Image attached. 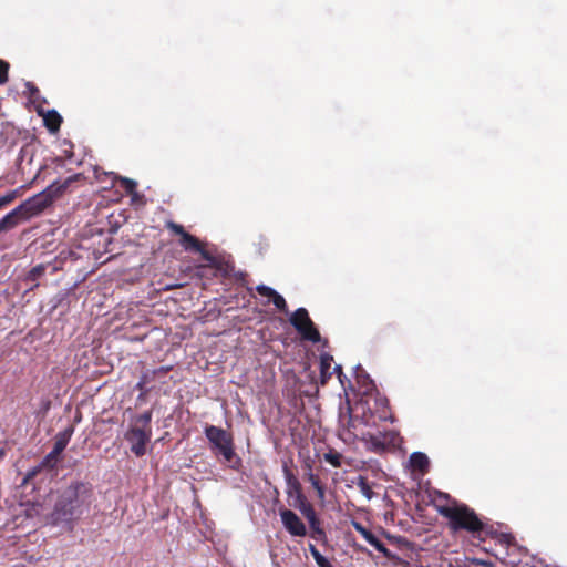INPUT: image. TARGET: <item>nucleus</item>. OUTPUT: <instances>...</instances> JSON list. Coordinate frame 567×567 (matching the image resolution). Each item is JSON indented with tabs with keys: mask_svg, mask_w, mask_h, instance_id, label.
Returning a JSON list of instances; mask_svg holds the SVG:
<instances>
[{
	"mask_svg": "<svg viewBox=\"0 0 567 567\" xmlns=\"http://www.w3.org/2000/svg\"><path fill=\"white\" fill-rule=\"evenodd\" d=\"M323 458L326 462L331 464L333 467H340L342 464L341 463L342 455L334 450H330L328 453H324Z\"/></svg>",
	"mask_w": 567,
	"mask_h": 567,
	"instance_id": "412c9836",
	"label": "nucleus"
},
{
	"mask_svg": "<svg viewBox=\"0 0 567 567\" xmlns=\"http://www.w3.org/2000/svg\"><path fill=\"white\" fill-rule=\"evenodd\" d=\"M43 121L51 133H56L62 124V116L55 110H51L43 116Z\"/></svg>",
	"mask_w": 567,
	"mask_h": 567,
	"instance_id": "6ab92c4d",
	"label": "nucleus"
},
{
	"mask_svg": "<svg viewBox=\"0 0 567 567\" xmlns=\"http://www.w3.org/2000/svg\"><path fill=\"white\" fill-rule=\"evenodd\" d=\"M8 71H9V63L0 60V84H3L8 81Z\"/></svg>",
	"mask_w": 567,
	"mask_h": 567,
	"instance_id": "c756f323",
	"label": "nucleus"
},
{
	"mask_svg": "<svg viewBox=\"0 0 567 567\" xmlns=\"http://www.w3.org/2000/svg\"><path fill=\"white\" fill-rule=\"evenodd\" d=\"M282 471H284L286 483H287V494L289 496H292L293 494H296L297 501L299 503H301L302 501L306 499V497L302 494L301 484H300L299 480L296 477V475L289 468L287 463H284Z\"/></svg>",
	"mask_w": 567,
	"mask_h": 567,
	"instance_id": "4468645a",
	"label": "nucleus"
},
{
	"mask_svg": "<svg viewBox=\"0 0 567 567\" xmlns=\"http://www.w3.org/2000/svg\"><path fill=\"white\" fill-rule=\"evenodd\" d=\"M410 465L414 471L426 473L429 471V457L422 452H414L410 456Z\"/></svg>",
	"mask_w": 567,
	"mask_h": 567,
	"instance_id": "f3484780",
	"label": "nucleus"
},
{
	"mask_svg": "<svg viewBox=\"0 0 567 567\" xmlns=\"http://www.w3.org/2000/svg\"><path fill=\"white\" fill-rule=\"evenodd\" d=\"M120 186L124 189V192L128 195H135L137 183L127 177H117Z\"/></svg>",
	"mask_w": 567,
	"mask_h": 567,
	"instance_id": "aec40b11",
	"label": "nucleus"
},
{
	"mask_svg": "<svg viewBox=\"0 0 567 567\" xmlns=\"http://www.w3.org/2000/svg\"><path fill=\"white\" fill-rule=\"evenodd\" d=\"M315 489L317 491V494H318V497L320 499H323L324 496H326V489H324V486L322 484H320L319 486L315 487Z\"/></svg>",
	"mask_w": 567,
	"mask_h": 567,
	"instance_id": "2f4dec72",
	"label": "nucleus"
},
{
	"mask_svg": "<svg viewBox=\"0 0 567 567\" xmlns=\"http://www.w3.org/2000/svg\"><path fill=\"white\" fill-rule=\"evenodd\" d=\"M256 290L260 296L269 297V298H272L277 292L275 289H272L266 285H258L256 287Z\"/></svg>",
	"mask_w": 567,
	"mask_h": 567,
	"instance_id": "c85d7f7f",
	"label": "nucleus"
},
{
	"mask_svg": "<svg viewBox=\"0 0 567 567\" xmlns=\"http://www.w3.org/2000/svg\"><path fill=\"white\" fill-rule=\"evenodd\" d=\"M309 551L319 567L327 560L313 544H309Z\"/></svg>",
	"mask_w": 567,
	"mask_h": 567,
	"instance_id": "cd10ccee",
	"label": "nucleus"
},
{
	"mask_svg": "<svg viewBox=\"0 0 567 567\" xmlns=\"http://www.w3.org/2000/svg\"><path fill=\"white\" fill-rule=\"evenodd\" d=\"M280 518L282 525L291 536L303 537L307 535L306 525L293 511L287 508L281 509Z\"/></svg>",
	"mask_w": 567,
	"mask_h": 567,
	"instance_id": "9d476101",
	"label": "nucleus"
},
{
	"mask_svg": "<svg viewBox=\"0 0 567 567\" xmlns=\"http://www.w3.org/2000/svg\"><path fill=\"white\" fill-rule=\"evenodd\" d=\"M358 487L360 488L361 493L370 499L373 495V492L371 489V486L368 482V480L363 476L359 477Z\"/></svg>",
	"mask_w": 567,
	"mask_h": 567,
	"instance_id": "b1692460",
	"label": "nucleus"
},
{
	"mask_svg": "<svg viewBox=\"0 0 567 567\" xmlns=\"http://www.w3.org/2000/svg\"><path fill=\"white\" fill-rule=\"evenodd\" d=\"M355 437L365 443L368 451L380 454L396 447L399 441V432L395 430H383L379 427H358L357 431L351 430Z\"/></svg>",
	"mask_w": 567,
	"mask_h": 567,
	"instance_id": "0eeeda50",
	"label": "nucleus"
},
{
	"mask_svg": "<svg viewBox=\"0 0 567 567\" xmlns=\"http://www.w3.org/2000/svg\"><path fill=\"white\" fill-rule=\"evenodd\" d=\"M33 92H39V89L34 87V89L32 90V93H33Z\"/></svg>",
	"mask_w": 567,
	"mask_h": 567,
	"instance_id": "f704fd0d",
	"label": "nucleus"
},
{
	"mask_svg": "<svg viewBox=\"0 0 567 567\" xmlns=\"http://www.w3.org/2000/svg\"><path fill=\"white\" fill-rule=\"evenodd\" d=\"M152 417V410L134 416L125 433V440L131 444V452L137 457L145 455L146 445L151 441Z\"/></svg>",
	"mask_w": 567,
	"mask_h": 567,
	"instance_id": "423d86ee",
	"label": "nucleus"
},
{
	"mask_svg": "<svg viewBox=\"0 0 567 567\" xmlns=\"http://www.w3.org/2000/svg\"><path fill=\"white\" fill-rule=\"evenodd\" d=\"M272 300V303L275 305V307L282 311V312H288V306H287V302L285 300V298L279 295L278 292H276V295L271 298Z\"/></svg>",
	"mask_w": 567,
	"mask_h": 567,
	"instance_id": "a878e982",
	"label": "nucleus"
},
{
	"mask_svg": "<svg viewBox=\"0 0 567 567\" xmlns=\"http://www.w3.org/2000/svg\"><path fill=\"white\" fill-rule=\"evenodd\" d=\"M78 179V175L66 178L62 184L53 183L48 186L43 192L25 199L19 207L24 214L28 221L41 215L49 206L52 205L54 199L62 195L69 185Z\"/></svg>",
	"mask_w": 567,
	"mask_h": 567,
	"instance_id": "39448f33",
	"label": "nucleus"
},
{
	"mask_svg": "<svg viewBox=\"0 0 567 567\" xmlns=\"http://www.w3.org/2000/svg\"><path fill=\"white\" fill-rule=\"evenodd\" d=\"M204 432L213 453L223 456L231 470H239L241 458L235 452L233 434L216 425H206Z\"/></svg>",
	"mask_w": 567,
	"mask_h": 567,
	"instance_id": "20e7f679",
	"label": "nucleus"
},
{
	"mask_svg": "<svg viewBox=\"0 0 567 567\" xmlns=\"http://www.w3.org/2000/svg\"><path fill=\"white\" fill-rule=\"evenodd\" d=\"M4 456H6V451L3 449H0V462L3 460Z\"/></svg>",
	"mask_w": 567,
	"mask_h": 567,
	"instance_id": "72a5a7b5",
	"label": "nucleus"
},
{
	"mask_svg": "<svg viewBox=\"0 0 567 567\" xmlns=\"http://www.w3.org/2000/svg\"><path fill=\"white\" fill-rule=\"evenodd\" d=\"M18 197V190H11L0 197V210L8 207Z\"/></svg>",
	"mask_w": 567,
	"mask_h": 567,
	"instance_id": "393cba45",
	"label": "nucleus"
},
{
	"mask_svg": "<svg viewBox=\"0 0 567 567\" xmlns=\"http://www.w3.org/2000/svg\"><path fill=\"white\" fill-rule=\"evenodd\" d=\"M290 323L299 332L303 340L317 343L321 340L320 333L313 321L310 319L306 308H298L290 316Z\"/></svg>",
	"mask_w": 567,
	"mask_h": 567,
	"instance_id": "1a4fd4ad",
	"label": "nucleus"
},
{
	"mask_svg": "<svg viewBox=\"0 0 567 567\" xmlns=\"http://www.w3.org/2000/svg\"><path fill=\"white\" fill-rule=\"evenodd\" d=\"M333 370L338 374V378L341 380V375L343 374L341 365H336Z\"/></svg>",
	"mask_w": 567,
	"mask_h": 567,
	"instance_id": "473e14b6",
	"label": "nucleus"
},
{
	"mask_svg": "<svg viewBox=\"0 0 567 567\" xmlns=\"http://www.w3.org/2000/svg\"><path fill=\"white\" fill-rule=\"evenodd\" d=\"M299 509L303 517L308 520L310 526L318 525L321 523L320 518L318 517L312 504H310L307 499L299 503Z\"/></svg>",
	"mask_w": 567,
	"mask_h": 567,
	"instance_id": "a211bd4d",
	"label": "nucleus"
},
{
	"mask_svg": "<svg viewBox=\"0 0 567 567\" xmlns=\"http://www.w3.org/2000/svg\"><path fill=\"white\" fill-rule=\"evenodd\" d=\"M352 526L371 546L380 551L385 558L390 560L398 558L371 530L364 527L361 523L353 520Z\"/></svg>",
	"mask_w": 567,
	"mask_h": 567,
	"instance_id": "9b49d317",
	"label": "nucleus"
},
{
	"mask_svg": "<svg viewBox=\"0 0 567 567\" xmlns=\"http://www.w3.org/2000/svg\"><path fill=\"white\" fill-rule=\"evenodd\" d=\"M74 433V427L72 425L68 426L65 430L59 432L55 436V442L53 445L54 454H62L69 444L72 435Z\"/></svg>",
	"mask_w": 567,
	"mask_h": 567,
	"instance_id": "2eb2a0df",
	"label": "nucleus"
},
{
	"mask_svg": "<svg viewBox=\"0 0 567 567\" xmlns=\"http://www.w3.org/2000/svg\"><path fill=\"white\" fill-rule=\"evenodd\" d=\"M437 512L449 520V527L453 532L465 530L478 538L488 533V525L466 504L453 501L449 505L437 506Z\"/></svg>",
	"mask_w": 567,
	"mask_h": 567,
	"instance_id": "f03ea898",
	"label": "nucleus"
},
{
	"mask_svg": "<svg viewBox=\"0 0 567 567\" xmlns=\"http://www.w3.org/2000/svg\"><path fill=\"white\" fill-rule=\"evenodd\" d=\"M60 455L61 454H54V451L52 450L49 454L44 456V458L39 465L28 471V473L22 480L21 485L28 486L44 468L49 471L55 470Z\"/></svg>",
	"mask_w": 567,
	"mask_h": 567,
	"instance_id": "f8f14e48",
	"label": "nucleus"
},
{
	"mask_svg": "<svg viewBox=\"0 0 567 567\" xmlns=\"http://www.w3.org/2000/svg\"><path fill=\"white\" fill-rule=\"evenodd\" d=\"M333 362V357L329 353H322L320 355V384L326 385L332 377L330 371Z\"/></svg>",
	"mask_w": 567,
	"mask_h": 567,
	"instance_id": "dca6fc26",
	"label": "nucleus"
},
{
	"mask_svg": "<svg viewBox=\"0 0 567 567\" xmlns=\"http://www.w3.org/2000/svg\"><path fill=\"white\" fill-rule=\"evenodd\" d=\"M165 227L171 230L173 234L178 235L181 237L179 244L186 251H193L200 254L202 258L208 262L214 261V256L207 251L204 247V244L199 241L194 235L189 234L185 230V228L173 220H168L165 224Z\"/></svg>",
	"mask_w": 567,
	"mask_h": 567,
	"instance_id": "6e6552de",
	"label": "nucleus"
},
{
	"mask_svg": "<svg viewBox=\"0 0 567 567\" xmlns=\"http://www.w3.org/2000/svg\"><path fill=\"white\" fill-rule=\"evenodd\" d=\"M93 487L89 482L73 481L59 492L50 520L54 525L69 524L79 519L91 507Z\"/></svg>",
	"mask_w": 567,
	"mask_h": 567,
	"instance_id": "f257e3e1",
	"label": "nucleus"
},
{
	"mask_svg": "<svg viewBox=\"0 0 567 567\" xmlns=\"http://www.w3.org/2000/svg\"><path fill=\"white\" fill-rule=\"evenodd\" d=\"M507 550H512V551H515V550H519V548L517 547L516 544L514 543H508V546H507ZM503 561L506 564V565H509V566H516L518 565L519 563V559H517L516 557H514L513 554H511L509 551H507V555L506 557L503 558Z\"/></svg>",
	"mask_w": 567,
	"mask_h": 567,
	"instance_id": "5701e85b",
	"label": "nucleus"
},
{
	"mask_svg": "<svg viewBox=\"0 0 567 567\" xmlns=\"http://www.w3.org/2000/svg\"><path fill=\"white\" fill-rule=\"evenodd\" d=\"M385 421H393L386 398H374L372 401L361 400L355 404L354 414L350 415L348 427L354 431L361 426L377 429L381 422Z\"/></svg>",
	"mask_w": 567,
	"mask_h": 567,
	"instance_id": "7ed1b4c3",
	"label": "nucleus"
},
{
	"mask_svg": "<svg viewBox=\"0 0 567 567\" xmlns=\"http://www.w3.org/2000/svg\"><path fill=\"white\" fill-rule=\"evenodd\" d=\"M306 476H307V480L310 482V484L312 485L313 488L319 486L320 484H322L320 478H319V476L311 472V467H309V472L307 473Z\"/></svg>",
	"mask_w": 567,
	"mask_h": 567,
	"instance_id": "7c9ffc66",
	"label": "nucleus"
},
{
	"mask_svg": "<svg viewBox=\"0 0 567 567\" xmlns=\"http://www.w3.org/2000/svg\"><path fill=\"white\" fill-rule=\"evenodd\" d=\"M25 221L28 219L20 207L17 206L0 219V234L8 233Z\"/></svg>",
	"mask_w": 567,
	"mask_h": 567,
	"instance_id": "ddd939ff",
	"label": "nucleus"
},
{
	"mask_svg": "<svg viewBox=\"0 0 567 567\" xmlns=\"http://www.w3.org/2000/svg\"><path fill=\"white\" fill-rule=\"evenodd\" d=\"M45 272V266L44 265H37L33 267L28 275V278L32 281L38 280L43 274Z\"/></svg>",
	"mask_w": 567,
	"mask_h": 567,
	"instance_id": "bb28decb",
	"label": "nucleus"
},
{
	"mask_svg": "<svg viewBox=\"0 0 567 567\" xmlns=\"http://www.w3.org/2000/svg\"><path fill=\"white\" fill-rule=\"evenodd\" d=\"M310 537L318 542L327 540V534L321 523H319L318 525L310 526Z\"/></svg>",
	"mask_w": 567,
	"mask_h": 567,
	"instance_id": "4be33fe9",
	"label": "nucleus"
}]
</instances>
